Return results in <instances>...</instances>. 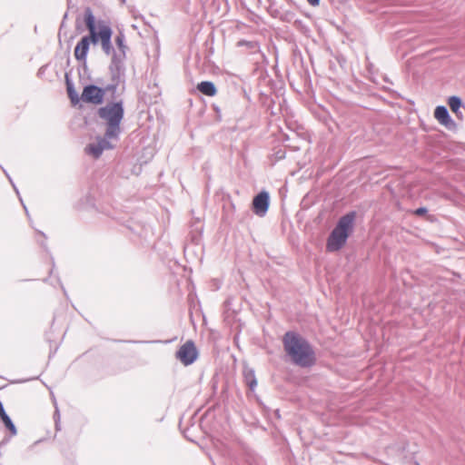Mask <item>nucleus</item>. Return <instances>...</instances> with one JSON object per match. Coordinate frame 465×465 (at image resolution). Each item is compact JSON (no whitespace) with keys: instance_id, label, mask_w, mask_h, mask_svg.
<instances>
[{"instance_id":"obj_1","label":"nucleus","mask_w":465,"mask_h":465,"mask_svg":"<svg viewBox=\"0 0 465 465\" xmlns=\"http://www.w3.org/2000/svg\"><path fill=\"white\" fill-rule=\"evenodd\" d=\"M282 344L292 364L301 368H311L316 362L315 351L311 343L295 331H287Z\"/></svg>"},{"instance_id":"obj_2","label":"nucleus","mask_w":465,"mask_h":465,"mask_svg":"<svg viewBox=\"0 0 465 465\" xmlns=\"http://www.w3.org/2000/svg\"><path fill=\"white\" fill-rule=\"evenodd\" d=\"M98 117L106 124L108 137H119L121 134V123L124 115V100L111 101L104 106L98 108Z\"/></svg>"},{"instance_id":"obj_3","label":"nucleus","mask_w":465,"mask_h":465,"mask_svg":"<svg viewBox=\"0 0 465 465\" xmlns=\"http://www.w3.org/2000/svg\"><path fill=\"white\" fill-rule=\"evenodd\" d=\"M355 217L356 213L350 212L339 219L327 239L326 248L329 252L339 251L345 245L349 233L353 229Z\"/></svg>"},{"instance_id":"obj_4","label":"nucleus","mask_w":465,"mask_h":465,"mask_svg":"<svg viewBox=\"0 0 465 465\" xmlns=\"http://www.w3.org/2000/svg\"><path fill=\"white\" fill-rule=\"evenodd\" d=\"M175 356L184 366L193 363L198 356L194 342L191 340L185 341L176 351Z\"/></svg>"},{"instance_id":"obj_5","label":"nucleus","mask_w":465,"mask_h":465,"mask_svg":"<svg viewBox=\"0 0 465 465\" xmlns=\"http://www.w3.org/2000/svg\"><path fill=\"white\" fill-rule=\"evenodd\" d=\"M105 90L95 84H87L84 87L81 94V100L84 103L94 105L101 104L104 102Z\"/></svg>"},{"instance_id":"obj_6","label":"nucleus","mask_w":465,"mask_h":465,"mask_svg":"<svg viewBox=\"0 0 465 465\" xmlns=\"http://www.w3.org/2000/svg\"><path fill=\"white\" fill-rule=\"evenodd\" d=\"M112 140L118 141L119 137H108L107 129H105L104 136L98 137L97 143L89 144L85 150L89 154H92L94 158H99L104 150L114 148V145H112L110 142Z\"/></svg>"},{"instance_id":"obj_7","label":"nucleus","mask_w":465,"mask_h":465,"mask_svg":"<svg viewBox=\"0 0 465 465\" xmlns=\"http://www.w3.org/2000/svg\"><path fill=\"white\" fill-rule=\"evenodd\" d=\"M269 205L270 194L266 191H262L253 198L252 211L256 215L263 217L268 212Z\"/></svg>"},{"instance_id":"obj_8","label":"nucleus","mask_w":465,"mask_h":465,"mask_svg":"<svg viewBox=\"0 0 465 465\" xmlns=\"http://www.w3.org/2000/svg\"><path fill=\"white\" fill-rule=\"evenodd\" d=\"M124 61L125 60L112 57L111 64L109 65L111 81H115V82H118L121 84L124 83V77H125Z\"/></svg>"},{"instance_id":"obj_9","label":"nucleus","mask_w":465,"mask_h":465,"mask_svg":"<svg viewBox=\"0 0 465 465\" xmlns=\"http://www.w3.org/2000/svg\"><path fill=\"white\" fill-rule=\"evenodd\" d=\"M85 24L89 30L90 35H86L90 39V44H97L100 39V31H96L95 18L93 11L90 7H86L84 10Z\"/></svg>"},{"instance_id":"obj_10","label":"nucleus","mask_w":465,"mask_h":465,"mask_svg":"<svg viewBox=\"0 0 465 465\" xmlns=\"http://www.w3.org/2000/svg\"><path fill=\"white\" fill-rule=\"evenodd\" d=\"M112 35L113 30L109 25H104L100 27L102 49L107 55L111 54L113 56L114 47L112 45Z\"/></svg>"},{"instance_id":"obj_11","label":"nucleus","mask_w":465,"mask_h":465,"mask_svg":"<svg viewBox=\"0 0 465 465\" xmlns=\"http://www.w3.org/2000/svg\"><path fill=\"white\" fill-rule=\"evenodd\" d=\"M434 116L438 120V122L443 126H445L447 129L453 130L456 128V124L450 115V113L446 106H437L434 112Z\"/></svg>"},{"instance_id":"obj_12","label":"nucleus","mask_w":465,"mask_h":465,"mask_svg":"<svg viewBox=\"0 0 465 465\" xmlns=\"http://www.w3.org/2000/svg\"><path fill=\"white\" fill-rule=\"evenodd\" d=\"M114 43L117 47V50L114 49L113 52V58H119L122 60L126 59V52L128 50V46L125 44V35L123 32H120L115 37H114Z\"/></svg>"},{"instance_id":"obj_13","label":"nucleus","mask_w":465,"mask_h":465,"mask_svg":"<svg viewBox=\"0 0 465 465\" xmlns=\"http://www.w3.org/2000/svg\"><path fill=\"white\" fill-rule=\"evenodd\" d=\"M450 110L456 114L460 120L465 118V105L462 103L460 97L453 95L449 98L448 101Z\"/></svg>"},{"instance_id":"obj_14","label":"nucleus","mask_w":465,"mask_h":465,"mask_svg":"<svg viewBox=\"0 0 465 465\" xmlns=\"http://www.w3.org/2000/svg\"><path fill=\"white\" fill-rule=\"evenodd\" d=\"M90 47V39L84 36L74 48V57L78 61H86L87 54Z\"/></svg>"},{"instance_id":"obj_15","label":"nucleus","mask_w":465,"mask_h":465,"mask_svg":"<svg viewBox=\"0 0 465 465\" xmlns=\"http://www.w3.org/2000/svg\"><path fill=\"white\" fill-rule=\"evenodd\" d=\"M197 89L207 96H214L217 93L215 84L211 81H203L197 85Z\"/></svg>"},{"instance_id":"obj_16","label":"nucleus","mask_w":465,"mask_h":465,"mask_svg":"<svg viewBox=\"0 0 465 465\" xmlns=\"http://www.w3.org/2000/svg\"><path fill=\"white\" fill-rule=\"evenodd\" d=\"M243 378L245 383L248 385L250 390L253 391L257 387V380L253 369H245L243 371Z\"/></svg>"},{"instance_id":"obj_17","label":"nucleus","mask_w":465,"mask_h":465,"mask_svg":"<svg viewBox=\"0 0 465 465\" xmlns=\"http://www.w3.org/2000/svg\"><path fill=\"white\" fill-rule=\"evenodd\" d=\"M65 82H66L67 94H68V96L70 98L72 104H74V105L78 104L81 97H79L77 92L74 89V84L68 78L67 75L65 76Z\"/></svg>"},{"instance_id":"obj_18","label":"nucleus","mask_w":465,"mask_h":465,"mask_svg":"<svg viewBox=\"0 0 465 465\" xmlns=\"http://www.w3.org/2000/svg\"><path fill=\"white\" fill-rule=\"evenodd\" d=\"M237 46L238 47L244 46L252 54L258 52L260 49L259 44L257 42L248 41V40H240L237 43Z\"/></svg>"},{"instance_id":"obj_19","label":"nucleus","mask_w":465,"mask_h":465,"mask_svg":"<svg viewBox=\"0 0 465 465\" xmlns=\"http://www.w3.org/2000/svg\"><path fill=\"white\" fill-rule=\"evenodd\" d=\"M1 420L4 422L5 426L6 427V429L9 430L11 436H15L17 434V430L9 415L7 414L3 416Z\"/></svg>"},{"instance_id":"obj_20","label":"nucleus","mask_w":465,"mask_h":465,"mask_svg":"<svg viewBox=\"0 0 465 465\" xmlns=\"http://www.w3.org/2000/svg\"><path fill=\"white\" fill-rule=\"evenodd\" d=\"M121 84V83L112 81L111 84H107L104 89L105 90V93L108 92L111 94L112 101L118 100L119 98L116 97V92L118 86Z\"/></svg>"},{"instance_id":"obj_21","label":"nucleus","mask_w":465,"mask_h":465,"mask_svg":"<svg viewBox=\"0 0 465 465\" xmlns=\"http://www.w3.org/2000/svg\"><path fill=\"white\" fill-rule=\"evenodd\" d=\"M428 213V209L426 207H420L414 211V213L418 216L424 215Z\"/></svg>"},{"instance_id":"obj_22","label":"nucleus","mask_w":465,"mask_h":465,"mask_svg":"<svg viewBox=\"0 0 465 465\" xmlns=\"http://www.w3.org/2000/svg\"><path fill=\"white\" fill-rule=\"evenodd\" d=\"M54 418L55 420V426L57 428L58 427V422H59V420H60V414H59L58 410L55 411Z\"/></svg>"},{"instance_id":"obj_23","label":"nucleus","mask_w":465,"mask_h":465,"mask_svg":"<svg viewBox=\"0 0 465 465\" xmlns=\"http://www.w3.org/2000/svg\"><path fill=\"white\" fill-rule=\"evenodd\" d=\"M5 415H7V413L4 408L3 403L0 401V418H2Z\"/></svg>"},{"instance_id":"obj_24","label":"nucleus","mask_w":465,"mask_h":465,"mask_svg":"<svg viewBox=\"0 0 465 465\" xmlns=\"http://www.w3.org/2000/svg\"><path fill=\"white\" fill-rule=\"evenodd\" d=\"M310 5L312 6H317L320 5L321 0H307Z\"/></svg>"},{"instance_id":"obj_25","label":"nucleus","mask_w":465,"mask_h":465,"mask_svg":"<svg viewBox=\"0 0 465 465\" xmlns=\"http://www.w3.org/2000/svg\"><path fill=\"white\" fill-rule=\"evenodd\" d=\"M269 11H270L272 16L278 17L279 12L277 10H272V7L271 6Z\"/></svg>"},{"instance_id":"obj_26","label":"nucleus","mask_w":465,"mask_h":465,"mask_svg":"<svg viewBox=\"0 0 465 465\" xmlns=\"http://www.w3.org/2000/svg\"><path fill=\"white\" fill-rule=\"evenodd\" d=\"M5 381L4 380L0 377V390H2L3 388H5Z\"/></svg>"},{"instance_id":"obj_27","label":"nucleus","mask_w":465,"mask_h":465,"mask_svg":"<svg viewBox=\"0 0 465 465\" xmlns=\"http://www.w3.org/2000/svg\"><path fill=\"white\" fill-rule=\"evenodd\" d=\"M39 234H41L45 239H46V235L43 232H38Z\"/></svg>"},{"instance_id":"obj_28","label":"nucleus","mask_w":465,"mask_h":465,"mask_svg":"<svg viewBox=\"0 0 465 465\" xmlns=\"http://www.w3.org/2000/svg\"><path fill=\"white\" fill-rule=\"evenodd\" d=\"M43 247L46 248V244L45 242L40 243Z\"/></svg>"}]
</instances>
